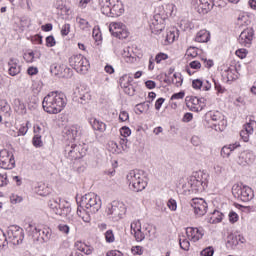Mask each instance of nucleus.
Instances as JSON below:
<instances>
[{
	"instance_id": "obj_45",
	"label": "nucleus",
	"mask_w": 256,
	"mask_h": 256,
	"mask_svg": "<svg viewBox=\"0 0 256 256\" xmlns=\"http://www.w3.org/2000/svg\"><path fill=\"white\" fill-rule=\"evenodd\" d=\"M9 245V240L7 239V235L5 232L0 228V249H6Z\"/></svg>"
},
{
	"instance_id": "obj_27",
	"label": "nucleus",
	"mask_w": 256,
	"mask_h": 256,
	"mask_svg": "<svg viewBox=\"0 0 256 256\" xmlns=\"http://www.w3.org/2000/svg\"><path fill=\"white\" fill-rule=\"evenodd\" d=\"M241 147V144L239 142H235L233 144H228L222 147L220 155L224 159H227L231 156V152L234 151L235 149H239Z\"/></svg>"
},
{
	"instance_id": "obj_20",
	"label": "nucleus",
	"mask_w": 256,
	"mask_h": 256,
	"mask_svg": "<svg viewBox=\"0 0 256 256\" xmlns=\"http://www.w3.org/2000/svg\"><path fill=\"white\" fill-rule=\"evenodd\" d=\"M221 75L224 83H231V81H235L239 78V73L235 66H222Z\"/></svg>"
},
{
	"instance_id": "obj_53",
	"label": "nucleus",
	"mask_w": 256,
	"mask_h": 256,
	"mask_svg": "<svg viewBox=\"0 0 256 256\" xmlns=\"http://www.w3.org/2000/svg\"><path fill=\"white\" fill-rule=\"evenodd\" d=\"M213 255H215V249L213 248V246L206 247L200 252V256H213Z\"/></svg>"
},
{
	"instance_id": "obj_25",
	"label": "nucleus",
	"mask_w": 256,
	"mask_h": 256,
	"mask_svg": "<svg viewBox=\"0 0 256 256\" xmlns=\"http://www.w3.org/2000/svg\"><path fill=\"white\" fill-rule=\"evenodd\" d=\"M254 159H255V155L253 154V152L246 150L240 153L238 157V164L243 166L251 165Z\"/></svg>"
},
{
	"instance_id": "obj_41",
	"label": "nucleus",
	"mask_w": 256,
	"mask_h": 256,
	"mask_svg": "<svg viewBox=\"0 0 256 256\" xmlns=\"http://www.w3.org/2000/svg\"><path fill=\"white\" fill-rule=\"evenodd\" d=\"M191 69L199 71V69H201V62L197 60L190 62L189 66L186 67V72L188 73V75H194L195 71H192Z\"/></svg>"
},
{
	"instance_id": "obj_63",
	"label": "nucleus",
	"mask_w": 256,
	"mask_h": 256,
	"mask_svg": "<svg viewBox=\"0 0 256 256\" xmlns=\"http://www.w3.org/2000/svg\"><path fill=\"white\" fill-rule=\"evenodd\" d=\"M167 207L170 209V211H177V201L171 198L167 202Z\"/></svg>"
},
{
	"instance_id": "obj_28",
	"label": "nucleus",
	"mask_w": 256,
	"mask_h": 256,
	"mask_svg": "<svg viewBox=\"0 0 256 256\" xmlns=\"http://www.w3.org/2000/svg\"><path fill=\"white\" fill-rule=\"evenodd\" d=\"M88 123H90L94 131H100V133H103L107 129V125L95 117L88 118Z\"/></svg>"
},
{
	"instance_id": "obj_44",
	"label": "nucleus",
	"mask_w": 256,
	"mask_h": 256,
	"mask_svg": "<svg viewBox=\"0 0 256 256\" xmlns=\"http://www.w3.org/2000/svg\"><path fill=\"white\" fill-rule=\"evenodd\" d=\"M76 21L82 31H89V29H91V24H89V21L84 18H76Z\"/></svg>"
},
{
	"instance_id": "obj_23",
	"label": "nucleus",
	"mask_w": 256,
	"mask_h": 256,
	"mask_svg": "<svg viewBox=\"0 0 256 256\" xmlns=\"http://www.w3.org/2000/svg\"><path fill=\"white\" fill-rule=\"evenodd\" d=\"M186 235L189 241H192V243H197V241H201V239H203L205 236V230L203 227H187Z\"/></svg>"
},
{
	"instance_id": "obj_26",
	"label": "nucleus",
	"mask_w": 256,
	"mask_h": 256,
	"mask_svg": "<svg viewBox=\"0 0 256 256\" xmlns=\"http://www.w3.org/2000/svg\"><path fill=\"white\" fill-rule=\"evenodd\" d=\"M192 87L196 91H211V82L209 80L194 79L192 81Z\"/></svg>"
},
{
	"instance_id": "obj_2",
	"label": "nucleus",
	"mask_w": 256,
	"mask_h": 256,
	"mask_svg": "<svg viewBox=\"0 0 256 256\" xmlns=\"http://www.w3.org/2000/svg\"><path fill=\"white\" fill-rule=\"evenodd\" d=\"M209 183V174L198 171L194 172L189 178L188 182L183 185L184 193L191 195V193H203L207 189Z\"/></svg>"
},
{
	"instance_id": "obj_19",
	"label": "nucleus",
	"mask_w": 256,
	"mask_h": 256,
	"mask_svg": "<svg viewBox=\"0 0 256 256\" xmlns=\"http://www.w3.org/2000/svg\"><path fill=\"white\" fill-rule=\"evenodd\" d=\"M130 229L131 234L138 243L145 241V224L142 226L140 220H134L130 225Z\"/></svg>"
},
{
	"instance_id": "obj_22",
	"label": "nucleus",
	"mask_w": 256,
	"mask_h": 256,
	"mask_svg": "<svg viewBox=\"0 0 256 256\" xmlns=\"http://www.w3.org/2000/svg\"><path fill=\"white\" fill-rule=\"evenodd\" d=\"M133 83V76L129 74H124L119 79V85L123 89L124 93L126 95H130V97H133L135 95V88L131 85Z\"/></svg>"
},
{
	"instance_id": "obj_12",
	"label": "nucleus",
	"mask_w": 256,
	"mask_h": 256,
	"mask_svg": "<svg viewBox=\"0 0 256 256\" xmlns=\"http://www.w3.org/2000/svg\"><path fill=\"white\" fill-rule=\"evenodd\" d=\"M7 235L8 243H12V245H20V243H23V239H25V232L23 231V228L17 225L8 227Z\"/></svg>"
},
{
	"instance_id": "obj_62",
	"label": "nucleus",
	"mask_w": 256,
	"mask_h": 256,
	"mask_svg": "<svg viewBox=\"0 0 256 256\" xmlns=\"http://www.w3.org/2000/svg\"><path fill=\"white\" fill-rule=\"evenodd\" d=\"M229 221L233 223H237L239 221V214H237L235 211H230L229 215Z\"/></svg>"
},
{
	"instance_id": "obj_35",
	"label": "nucleus",
	"mask_w": 256,
	"mask_h": 256,
	"mask_svg": "<svg viewBox=\"0 0 256 256\" xmlns=\"http://www.w3.org/2000/svg\"><path fill=\"white\" fill-rule=\"evenodd\" d=\"M150 29L154 35H159V33L165 29V24L161 22L159 23V20L154 19L150 24Z\"/></svg>"
},
{
	"instance_id": "obj_30",
	"label": "nucleus",
	"mask_w": 256,
	"mask_h": 256,
	"mask_svg": "<svg viewBox=\"0 0 256 256\" xmlns=\"http://www.w3.org/2000/svg\"><path fill=\"white\" fill-rule=\"evenodd\" d=\"M50 72L53 75H59L60 77H65V72H69V68L65 65L52 64L50 66Z\"/></svg>"
},
{
	"instance_id": "obj_39",
	"label": "nucleus",
	"mask_w": 256,
	"mask_h": 256,
	"mask_svg": "<svg viewBox=\"0 0 256 256\" xmlns=\"http://www.w3.org/2000/svg\"><path fill=\"white\" fill-rule=\"evenodd\" d=\"M35 192L37 193V195H40V197H47V195L51 194V188L41 183L38 184V186L35 188Z\"/></svg>"
},
{
	"instance_id": "obj_5",
	"label": "nucleus",
	"mask_w": 256,
	"mask_h": 256,
	"mask_svg": "<svg viewBox=\"0 0 256 256\" xmlns=\"http://www.w3.org/2000/svg\"><path fill=\"white\" fill-rule=\"evenodd\" d=\"M64 155L70 161H79L87 155V148L82 144H75V142H68L64 147Z\"/></svg>"
},
{
	"instance_id": "obj_48",
	"label": "nucleus",
	"mask_w": 256,
	"mask_h": 256,
	"mask_svg": "<svg viewBox=\"0 0 256 256\" xmlns=\"http://www.w3.org/2000/svg\"><path fill=\"white\" fill-rule=\"evenodd\" d=\"M149 103H151V101H146V102L137 104L136 105L137 111H139L140 113H145V111H149V109L151 108V105H149Z\"/></svg>"
},
{
	"instance_id": "obj_4",
	"label": "nucleus",
	"mask_w": 256,
	"mask_h": 256,
	"mask_svg": "<svg viewBox=\"0 0 256 256\" xmlns=\"http://www.w3.org/2000/svg\"><path fill=\"white\" fill-rule=\"evenodd\" d=\"M126 179L131 191H135L136 193L143 191L147 187V177L141 170H131L127 174Z\"/></svg>"
},
{
	"instance_id": "obj_58",
	"label": "nucleus",
	"mask_w": 256,
	"mask_h": 256,
	"mask_svg": "<svg viewBox=\"0 0 256 256\" xmlns=\"http://www.w3.org/2000/svg\"><path fill=\"white\" fill-rule=\"evenodd\" d=\"M251 135L253 134H249V132H247V130H244V128L240 131V137L244 141V143H249V138L251 137Z\"/></svg>"
},
{
	"instance_id": "obj_3",
	"label": "nucleus",
	"mask_w": 256,
	"mask_h": 256,
	"mask_svg": "<svg viewBox=\"0 0 256 256\" xmlns=\"http://www.w3.org/2000/svg\"><path fill=\"white\" fill-rule=\"evenodd\" d=\"M101 13L106 17H121L125 13V7L121 0H98Z\"/></svg>"
},
{
	"instance_id": "obj_13",
	"label": "nucleus",
	"mask_w": 256,
	"mask_h": 256,
	"mask_svg": "<svg viewBox=\"0 0 256 256\" xmlns=\"http://www.w3.org/2000/svg\"><path fill=\"white\" fill-rule=\"evenodd\" d=\"M83 133V128L79 125H71L64 127L62 131V136L64 141L68 143H75L76 139H79Z\"/></svg>"
},
{
	"instance_id": "obj_32",
	"label": "nucleus",
	"mask_w": 256,
	"mask_h": 256,
	"mask_svg": "<svg viewBox=\"0 0 256 256\" xmlns=\"http://www.w3.org/2000/svg\"><path fill=\"white\" fill-rule=\"evenodd\" d=\"M178 38H179V32H177V29L172 28L166 34L164 45H171V43H175V39H178Z\"/></svg>"
},
{
	"instance_id": "obj_57",
	"label": "nucleus",
	"mask_w": 256,
	"mask_h": 256,
	"mask_svg": "<svg viewBox=\"0 0 256 256\" xmlns=\"http://www.w3.org/2000/svg\"><path fill=\"white\" fill-rule=\"evenodd\" d=\"M249 53V51H247V49L245 48H240L238 50H236L235 54L237 57H239V59H245V57H247V54Z\"/></svg>"
},
{
	"instance_id": "obj_56",
	"label": "nucleus",
	"mask_w": 256,
	"mask_h": 256,
	"mask_svg": "<svg viewBox=\"0 0 256 256\" xmlns=\"http://www.w3.org/2000/svg\"><path fill=\"white\" fill-rule=\"evenodd\" d=\"M120 134L124 139H127V137L131 136V128L127 126L120 128Z\"/></svg>"
},
{
	"instance_id": "obj_16",
	"label": "nucleus",
	"mask_w": 256,
	"mask_h": 256,
	"mask_svg": "<svg viewBox=\"0 0 256 256\" xmlns=\"http://www.w3.org/2000/svg\"><path fill=\"white\" fill-rule=\"evenodd\" d=\"M0 167L1 169H15V156L7 149L0 151Z\"/></svg>"
},
{
	"instance_id": "obj_17",
	"label": "nucleus",
	"mask_w": 256,
	"mask_h": 256,
	"mask_svg": "<svg viewBox=\"0 0 256 256\" xmlns=\"http://www.w3.org/2000/svg\"><path fill=\"white\" fill-rule=\"evenodd\" d=\"M190 205L194 211V215L196 217H203V215L207 214L208 205L205 199L202 198H194L191 200Z\"/></svg>"
},
{
	"instance_id": "obj_64",
	"label": "nucleus",
	"mask_w": 256,
	"mask_h": 256,
	"mask_svg": "<svg viewBox=\"0 0 256 256\" xmlns=\"http://www.w3.org/2000/svg\"><path fill=\"white\" fill-rule=\"evenodd\" d=\"M55 45H57V42L54 36L46 37V47H55Z\"/></svg>"
},
{
	"instance_id": "obj_36",
	"label": "nucleus",
	"mask_w": 256,
	"mask_h": 256,
	"mask_svg": "<svg viewBox=\"0 0 256 256\" xmlns=\"http://www.w3.org/2000/svg\"><path fill=\"white\" fill-rule=\"evenodd\" d=\"M42 227L43 225L29 224V226L27 227V231H29V233H32V237L39 241V235H41Z\"/></svg>"
},
{
	"instance_id": "obj_50",
	"label": "nucleus",
	"mask_w": 256,
	"mask_h": 256,
	"mask_svg": "<svg viewBox=\"0 0 256 256\" xmlns=\"http://www.w3.org/2000/svg\"><path fill=\"white\" fill-rule=\"evenodd\" d=\"M214 87L217 95H223V93H227V89L223 87L217 80H214Z\"/></svg>"
},
{
	"instance_id": "obj_18",
	"label": "nucleus",
	"mask_w": 256,
	"mask_h": 256,
	"mask_svg": "<svg viewBox=\"0 0 256 256\" xmlns=\"http://www.w3.org/2000/svg\"><path fill=\"white\" fill-rule=\"evenodd\" d=\"M186 105L190 111L199 113L205 109V98H198L197 96H189L186 98Z\"/></svg>"
},
{
	"instance_id": "obj_21",
	"label": "nucleus",
	"mask_w": 256,
	"mask_h": 256,
	"mask_svg": "<svg viewBox=\"0 0 256 256\" xmlns=\"http://www.w3.org/2000/svg\"><path fill=\"white\" fill-rule=\"evenodd\" d=\"M253 37H255V30L253 28H246L240 33L238 43L242 47H251Z\"/></svg>"
},
{
	"instance_id": "obj_37",
	"label": "nucleus",
	"mask_w": 256,
	"mask_h": 256,
	"mask_svg": "<svg viewBox=\"0 0 256 256\" xmlns=\"http://www.w3.org/2000/svg\"><path fill=\"white\" fill-rule=\"evenodd\" d=\"M51 235H52L51 228L47 226H42L41 232L39 235V240L42 239L43 243H48V241H51Z\"/></svg>"
},
{
	"instance_id": "obj_8",
	"label": "nucleus",
	"mask_w": 256,
	"mask_h": 256,
	"mask_svg": "<svg viewBox=\"0 0 256 256\" xmlns=\"http://www.w3.org/2000/svg\"><path fill=\"white\" fill-rule=\"evenodd\" d=\"M125 213H127V207L121 201H113L106 208V215L114 222L121 221Z\"/></svg>"
},
{
	"instance_id": "obj_11",
	"label": "nucleus",
	"mask_w": 256,
	"mask_h": 256,
	"mask_svg": "<svg viewBox=\"0 0 256 256\" xmlns=\"http://www.w3.org/2000/svg\"><path fill=\"white\" fill-rule=\"evenodd\" d=\"M74 95L79 105H89L93 96L91 95V88L85 85H80L74 90Z\"/></svg>"
},
{
	"instance_id": "obj_10",
	"label": "nucleus",
	"mask_w": 256,
	"mask_h": 256,
	"mask_svg": "<svg viewBox=\"0 0 256 256\" xmlns=\"http://www.w3.org/2000/svg\"><path fill=\"white\" fill-rule=\"evenodd\" d=\"M69 63L71 67L81 75H85L91 67V65L89 64V60L81 54L72 55L69 58Z\"/></svg>"
},
{
	"instance_id": "obj_14",
	"label": "nucleus",
	"mask_w": 256,
	"mask_h": 256,
	"mask_svg": "<svg viewBox=\"0 0 256 256\" xmlns=\"http://www.w3.org/2000/svg\"><path fill=\"white\" fill-rule=\"evenodd\" d=\"M209 117L213 122L211 127L214 129V131L223 132V130L227 128V120L221 112H210Z\"/></svg>"
},
{
	"instance_id": "obj_38",
	"label": "nucleus",
	"mask_w": 256,
	"mask_h": 256,
	"mask_svg": "<svg viewBox=\"0 0 256 256\" xmlns=\"http://www.w3.org/2000/svg\"><path fill=\"white\" fill-rule=\"evenodd\" d=\"M144 237H149V239H155L157 237V228L151 224H144Z\"/></svg>"
},
{
	"instance_id": "obj_59",
	"label": "nucleus",
	"mask_w": 256,
	"mask_h": 256,
	"mask_svg": "<svg viewBox=\"0 0 256 256\" xmlns=\"http://www.w3.org/2000/svg\"><path fill=\"white\" fill-rule=\"evenodd\" d=\"M131 252L134 255H143V253H145V248H143L142 246H133L131 248Z\"/></svg>"
},
{
	"instance_id": "obj_15",
	"label": "nucleus",
	"mask_w": 256,
	"mask_h": 256,
	"mask_svg": "<svg viewBox=\"0 0 256 256\" xmlns=\"http://www.w3.org/2000/svg\"><path fill=\"white\" fill-rule=\"evenodd\" d=\"M109 31L113 37L117 39H127L129 37V30L122 22H112L109 25Z\"/></svg>"
},
{
	"instance_id": "obj_7",
	"label": "nucleus",
	"mask_w": 256,
	"mask_h": 256,
	"mask_svg": "<svg viewBox=\"0 0 256 256\" xmlns=\"http://www.w3.org/2000/svg\"><path fill=\"white\" fill-rule=\"evenodd\" d=\"M78 205L90 211V213H97L101 209V198L95 193H88L81 197Z\"/></svg>"
},
{
	"instance_id": "obj_49",
	"label": "nucleus",
	"mask_w": 256,
	"mask_h": 256,
	"mask_svg": "<svg viewBox=\"0 0 256 256\" xmlns=\"http://www.w3.org/2000/svg\"><path fill=\"white\" fill-rule=\"evenodd\" d=\"M186 55L195 59V57L199 55V49L197 47L190 46L186 51Z\"/></svg>"
},
{
	"instance_id": "obj_1",
	"label": "nucleus",
	"mask_w": 256,
	"mask_h": 256,
	"mask_svg": "<svg viewBox=\"0 0 256 256\" xmlns=\"http://www.w3.org/2000/svg\"><path fill=\"white\" fill-rule=\"evenodd\" d=\"M42 107L45 113L58 115L67 107V96L59 91L49 92L42 101Z\"/></svg>"
},
{
	"instance_id": "obj_42",
	"label": "nucleus",
	"mask_w": 256,
	"mask_h": 256,
	"mask_svg": "<svg viewBox=\"0 0 256 256\" xmlns=\"http://www.w3.org/2000/svg\"><path fill=\"white\" fill-rule=\"evenodd\" d=\"M256 121L253 119H249V121L244 124L243 129L247 131V133L252 134L255 132Z\"/></svg>"
},
{
	"instance_id": "obj_61",
	"label": "nucleus",
	"mask_w": 256,
	"mask_h": 256,
	"mask_svg": "<svg viewBox=\"0 0 256 256\" xmlns=\"http://www.w3.org/2000/svg\"><path fill=\"white\" fill-rule=\"evenodd\" d=\"M7 185H9L7 173L0 174V187H7Z\"/></svg>"
},
{
	"instance_id": "obj_29",
	"label": "nucleus",
	"mask_w": 256,
	"mask_h": 256,
	"mask_svg": "<svg viewBox=\"0 0 256 256\" xmlns=\"http://www.w3.org/2000/svg\"><path fill=\"white\" fill-rule=\"evenodd\" d=\"M8 73L11 75V77H15L16 75H19L21 73V66H19V63L17 59L11 58L8 62Z\"/></svg>"
},
{
	"instance_id": "obj_52",
	"label": "nucleus",
	"mask_w": 256,
	"mask_h": 256,
	"mask_svg": "<svg viewBox=\"0 0 256 256\" xmlns=\"http://www.w3.org/2000/svg\"><path fill=\"white\" fill-rule=\"evenodd\" d=\"M104 235L106 243H115V234L113 233V230H107Z\"/></svg>"
},
{
	"instance_id": "obj_51",
	"label": "nucleus",
	"mask_w": 256,
	"mask_h": 256,
	"mask_svg": "<svg viewBox=\"0 0 256 256\" xmlns=\"http://www.w3.org/2000/svg\"><path fill=\"white\" fill-rule=\"evenodd\" d=\"M179 245L183 251H189V248L191 247V243L186 238H180Z\"/></svg>"
},
{
	"instance_id": "obj_33",
	"label": "nucleus",
	"mask_w": 256,
	"mask_h": 256,
	"mask_svg": "<svg viewBox=\"0 0 256 256\" xmlns=\"http://www.w3.org/2000/svg\"><path fill=\"white\" fill-rule=\"evenodd\" d=\"M209 39H211V34L205 29L200 30L195 37V41H197V43H207Z\"/></svg>"
},
{
	"instance_id": "obj_9",
	"label": "nucleus",
	"mask_w": 256,
	"mask_h": 256,
	"mask_svg": "<svg viewBox=\"0 0 256 256\" xmlns=\"http://www.w3.org/2000/svg\"><path fill=\"white\" fill-rule=\"evenodd\" d=\"M232 195L236 199L243 201V203H249V201L253 200V197H255V193L251 187L239 184H235L232 187Z\"/></svg>"
},
{
	"instance_id": "obj_43",
	"label": "nucleus",
	"mask_w": 256,
	"mask_h": 256,
	"mask_svg": "<svg viewBox=\"0 0 256 256\" xmlns=\"http://www.w3.org/2000/svg\"><path fill=\"white\" fill-rule=\"evenodd\" d=\"M172 83L175 85V87H181V85H183V75H181L179 72L174 73Z\"/></svg>"
},
{
	"instance_id": "obj_54",
	"label": "nucleus",
	"mask_w": 256,
	"mask_h": 256,
	"mask_svg": "<svg viewBox=\"0 0 256 256\" xmlns=\"http://www.w3.org/2000/svg\"><path fill=\"white\" fill-rule=\"evenodd\" d=\"M58 231H60V233H63V235H69V231H71V228L69 227V225L67 224H59L57 227Z\"/></svg>"
},
{
	"instance_id": "obj_31",
	"label": "nucleus",
	"mask_w": 256,
	"mask_h": 256,
	"mask_svg": "<svg viewBox=\"0 0 256 256\" xmlns=\"http://www.w3.org/2000/svg\"><path fill=\"white\" fill-rule=\"evenodd\" d=\"M91 211L87 210L85 207H81L80 204H78V209H77V215L78 217L82 218V221L84 223H91Z\"/></svg>"
},
{
	"instance_id": "obj_55",
	"label": "nucleus",
	"mask_w": 256,
	"mask_h": 256,
	"mask_svg": "<svg viewBox=\"0 0 256 256\" xmlns=\"http://www.w3.org/2000/svg\"><path fill=\"white\" fill-rule=\"evenodd\" d=\"M41 135H37L35 134L32 140V143L34 145V147H43V140H41Z\"/></svg>"
},
{
	"instance_id": "obj_40",
	"label": "nucleus",
	"mask_w": 256,
	"mask_h": 256,
	"mask_svg": "<svg viewBox=\"0 0 256 256\" xmlns=\"http://www.w3.org/2000/svg\"><path fill=\"white\" fill-rule=\"evenodd\" d=\"M47 131V122H42L40 124L34 125V134L43 136Z\"/></svg>"
},
{
	"instance_id": "obj_6",
	"label": "nucleus",
	"mask_w": 256,
	"mask_h": 256,
	"mask_svg": "<svg viewBox=\"0 0 256 256\" xmlns=\"http://www.w3.org/2000/svg\"><path fill=\"white\" fill-rule=\"evenodd\" d=\"M48 207L52 213L60 217H69L71 215V204L65 200L53 198L49 200Z\"/></svg>"
},
{
	"instance_id": "obj_34",
	"label": "nucleus",
	"mask_w": 256,
	"mask_h": 256,
	"mask_svg": "<svg viewBox=\"0 0 256 256\" xmlns=\"http://www.w3.org/2000/svg\"><path fill=\"white\" fill-rule=\"evenodd\" d=\"M14 110L16 113H18V115H25L27 113L25 103H23V101H21L19 98L14 99Z\"/></svg>"
},
{
	"instance_id": "obj_60",
	"label": "nucleus",
	"mask_w": 256,
	"mask_h": 256,
	"mask_svg": "<svg viewBox=\"0 0 256 256\" xmlns=\"http://www.w3.org/2000/svg\"><path fill=\"white\" fill-rule=\"evenodd\" d=\"M232 244L233 245H239V243H245V237H243V235H236L234 237H232Z\"/></svg>"
},
{
	"instance_id": "obj_47",
	"label": "nucleus",
	"mask_w": 256,
	"mask_h": 256,
	"mask_svg": "<svg viewBox=\"0 0 256 256\" xmlns=\"http://www.w3.org/2000/svg\"><path fill=\"white\" fill-rule=\"evenodd\" d=\"M122 57L126 59H131V57H137V54L133 51V48L126 47L122 51Z\"/></svg>"
},
{
	"instance_id": "obj_46",
	"label": "nucleus",
	"mask_w": 256,
	"mask_h": 256,
	"mask_svg": "<svg viewBox=\"0 0 256 256\" xmlns=\"http://www.w3.org/2000/svg\"><path fill=\"white\" fill-rule=\"evenodd\" d=\"M0 109L2 113L6 115V117H11V105H9V102H7V100L2 101Z\"/></svg>"
},
{
	"instance_id": "obj_24",
	"label": "nucleus",
	"mask_w": 256,
	"mask_h": 256,
	"mask_svg": "<svg viewBox=\"0 0 256 256\" xmlns=\"http://www.w3.org/2000/svg\"><path fill=\"white\" fill-rule=\"evenodd\" d=\"M211 0H196L195 11L199 13V15H206V13H209L213 6L211 5Z\"/></svg>"
}]
</instances>
